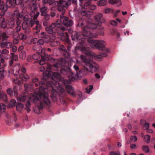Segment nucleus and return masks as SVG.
Segmentation results:
<instances>
[{"mask_svg":"<svg viewBox=\"0 0 155 155\" xmlns=\"http://www.w3.org/2000/svg\"><path fill=\"white\" fill-rule=\"evenodd\" d=\"M80 58L84 64L83 71L85 74H87L89 72L93 73L98 71L99 66L93 60L86 58L83 55H81Z\"/></svg>","mask_w":155,"mask_h":155,"instance_id":"nucleus-1","label":"nucleus"},{"mask_svg":"<svg viewBox=\"0 0 155 155\" xmlns=\"http://www.w3.org/2000/svg\"><path fill=\"white\" fill-rule=\"evenodd\" d=\"M77 0H68L67 1L65 0H59L55 2V5L58 6V10L59 12H61L63 13L60 15V18L62 21L65 17L64 16V13L65 10L67 9L68 6L72 4L75 5H77Z\"/></svg>","mask_w":155,"mask_h":155,"instance_id":"nucleus-2","label":"nucleus"},{"mask_svg":"<svg viewBox=\"0 0 155 155\" xmlns=\"http://www.w3.org/2000/svg\"><path fill=\"white\" fill-rule=\"evenodd\" d=\"M87 41L90 44V46L93 48H96L98 50H105L106 52L110 53V50L108 48H105V46L106 44L105 41L103 40H95L91 38H89L87 39Z\"/></svg>","mask_w":155,"mask_h":155,"instance_id":"nucleus-3","label":"nucleus"},{"mask_svg":"<svg viewBox=\"0 0 155 155\" xmlns=\"http://www.w3.org/2000/svg\"><path fill=\"white\" fill-rule=\"evenodd\" d=\"M47 88H45L44 87H41V89L39 91H37V95H38L41 100H42L44 103L48 106H51V101L49 98V94L47 92H46L45 90Z\"/></svg>","mask_w":155,"mask_h":155,"instance_id":"nucleus-4","label":"nucleus"},{"mask_svg":"<svg viewBox=\"0 0 155 155\" xmlns=\"http://www.w3.org/2000/svg\"><path fill=\"white\" fill-rule=\"evenodd\" d=\"M28 7L31 8V12L30 13V15L31 19H37V18L39 15L40 13L38 11L36 6L34 4L36 0H28Z\"/></svg>","mask_w":155,"mask_h":155,"instance_id":"nucleus-5","label":"nucleus"},{"mask_svg":"<svg viewBox=\"0 0 155 155\" xmlns=\"http://www.w3.org/2000/svg\"><path fill=\"white\" fill-rule=\"evenodd\" d=\"M84 31L83 29L82 34H81L80 32H78L76 31L73 32L71 35L72 39L73 41L78 42L80 45H82L84 39V37L86 36L84 35Z\"/></svg>","mask_w":155,"mask_h":155,"instance_id":"nucleus-6","label":"nucleus"},{"mask_svg":"<svg viewBox=\"0 0 155 155\" xmlns=\"http://www.w3.org/2000/svg\"><path fill=\"white\" fill-rule=\"evenodd\" d=\"M79 4L76 7V10L81 11L84 9H87L89 8L92 2V0H79Z\"/></svg>","mask_w":155,"mask_h":155,"instance_id":"nucleus-7","label":"nucleus"},{"mask_svg":"<svg viewBox=\"0 0 155 155\" xmlns=\"http://www.w3.org/2000/svg\"><path fill=\"white\" fill-rule=\"evenodd\" d=\"M103 14L101 13H99L94 17V19L96 23L98 26L101 25L102 23H106V20L103 17Z\"/></svg>","mask_w":155,"mask_h":155,"instance_id":"nucleus-8","label":"nucleus"},{"mask_svg":"<svg viewBox=\"0 0 155 155\" xmlns=\"http://www.w3.org/2000/svg\"><path fill=\"white\" fill-rule=\"evenodd\" d=\"M32 82L35 84V87H37L39 85V88H37L35 90V92L36 94H37V91H39V90L41 89V87H43L41 85H42L45 84L44 82L41 81H39L38 79L37 78H34L32 79Z\"/></svg>","mask_w":155,"mask_h":155,"instance_id":"nucleus-9","label":"nucleus"},{"mask_svg":"<svg viewBox=\"0 0 155 155\" xmlns=\"http://www.w3.org/2000/svg\"><path fill=\"white\" fill-rule=\"evenodd\" d=\"M12 16L13 19L12 20V23L11 24V25L12 26H14L15 25V22L14 21V20L16 18V19H18L19 18H22L23 17V15L21 14L18 10H16L12 14Z\"/></svg>","mask_w":155,"mask_h":155,"instance_id":"nucleus-10","label":"nucleus"},{"mask_svg":"<svg viewBox=\"0 0 155 155\" xmlns=\"http://www.w3.org/2000/svg\"><path fill=\"white\" fill-rule=\"evenodd\" d=\"M0 45L2 48H6L8 49L12 47V43L11 42H8L7 39H2L0 43Z\"/></svg>","mask_w":155,"mask_h":155,"instance_id":"nucleus-11","label":"nucleus"},{"mask_svg":"<svg viewBox=\"0 0 155 155\" xmlns=\"http://www.w3.org/2000/svg\"><path fill=\"white\" fill-rule=\"evenodd\" d=\"M16 86L13 87V89L11 88H9L6 90L7 94L10 97H12L14 96L16 97H17L18 94V92L16 90H15Z\"/></svg>","mask_w":155,"mask_h":155,"instance_id":"nucleus-12","label":"nucleus"},{"mask_svg":"<svg viewBox=\"0 0 155 155\" xmlns=\"http://www.w3.org/2000/svg\"><path fill=\"white\" fill-rule=\"evenodd\" d=\"M86 9H83L81 11L77 10V11L79 12L80 14L82 16H85L88 17H90L93 15V12L91 11H86Z\"/></svg>","mask_w":155,"mask_h":155,"instance_id":"nucleus-13","label":"nucleus"},{"mask_svg":"<svg viewBox=\"0 0 155 155\" xmlns=\"http://www.w3.org/2000/svg\"><path fill=\"white\" fill-rule=\"evenodd\" d=\"M59 96L60 94H58V92L55 91L54 89L52 90L50 97L53 101H57Z\"/></svg>","mask_w":155,"mask_h":155,"instance_id":"nucleus-14","label":"nucleus"},{"mask_svg":"<svg viewBox=\"0 0 155 155\" xmlns=\"http://www.w3.org/2000/svg\"><path fill=\"white\" fill-rule=\"evenodd\" d=\"M97 25L93 23H88L87 25L85 26L83 29L85 31H90L88 29H94L97 28ZM85 33V32H84Z\"/></svg>","mask_w":155,"mask_h":155,"instance_id":"nucleus-15","label":"nucleus"},{"mask_svg":"<svg viewBox=\"0 0 155 155\" xmlns=\"http://www.w3.org/2000/svg\"><path fill=\"white\" fill-rule=\"evenodd\" d=\"M9 51L6 49H4L1 51L0 54V58H4L5 59H8L10 58L11 56L9 54Z\"/></svg>","mask_w":155,"mask_h":155,"instance_id":"nucleus-16","label":"nucleus"},{"mask_svg":"<svg viewBox=\"0 0 155 155\" xmlns=\"http://www.w3.org/2000/svg\"><path fill=\"white\" fill-rule=\"evenodd\" d=\"M55 28V25L54 23H52L50 26H47L45 28V30L49 34H53L55 32L54 30Z\"/></svg>","mask_w":155,"mask_h":155,"instance_id":"nucleus-17","label":"nucleus"},{"mask_svg":"<svg viewBox=\"0 0 155 155\" xmlns=\"http://www.w3.org/2000/svg\"><path fill=\"white\" fill-rule=\"evenodd\" d=\"M63 22L64 25L67 27H70L73 24V21L68 17H65Z\"/></svg>","mask_w":155,"mask_h":155,"instance_id":"nucleus-18","label":"nucleus"},{"mask_svg":"<svg viewBox=\"0 0 155 155\" xmlns=\"http://www.w3.org/2000/svg\"><path fill=\"white\" fill-rule=\"evenodd\" d=\"M66 90L67 92L73 97H75V94L74 92V89L71 85H67L66 87Z\"/></svg>","mask_w":155,"mask_h":155,"instance_id":"nucleus-19","label":"nucleus"},{"mask_svg":"<svg viewBox=\"0 0 155 155\" xmlns=\"http://www.w3.org/2000/svg\"><path fill=\"white\" fill-rule=\"evenodd\" d=\"M50 55L47 54H45L44 56L41 57V59L39 61V64L41 65L45 64V61H49Z\"/></svg>","mask_w":155,"mask_h":155,"instance_id":"nucleus-20","label":"nucleus"},{"mask_svg":"<svg viewBox=\"0 0 155 155\" xmlns=\"http://www.w3.org/2000/svg\"><path fill=\"white\" fill-rule=\"evenodd\" d=\"M21 69L20 64L17 63L13 68V73L15 76H17L19 74V71Z\"/></svg>","mask_w":155,"mask_h":155,"instance_id":"nucleus-21","label":"nucleus"},{"mask_svg":"<svg viewBox=\"0 0 155 155\" xmlns=\"http://www.w3.org/2000/svg\"><path fill=\"white\" fill-rule=\"evenodd\" d=\"M57 85V81L54 80V81H51V82L48 81L47 82L46 85L47 87H49L51 88L52 90L54 89L55 87H57L56 85Z\"/></svg>","mask_w":155,"mask_h":155,"instance_id":"nucleus-22","label":"nucleus"},{"mask_svg":"<svg viewBox=\"0 0 155 155\" xmlns=\"http://www.w3.org/2000/svg\"><path fill=\"white\" fill-rule=\"evenodd\" d=\"M0 28L5 29L7 26V24L5 21V19L4 17L0 18Z\"/></svg>","mask_w":155,"mask_h":155,"instance_id":"nucleus-23","label":"nucleus"},{"mask_svg":"<svg viewBox=\"0 0 155 155\" xmlns=\"http://www.w3.org/2000/svg\"><path fill=\"white\" fill-rule=\"evenodd\" d=\"M40 11L41 12V15H45V14L47 13V10L48 8L45 6V5H39V6Z\"/></svg>","mask_w":155,"mask_h":155,"instance_id":"nucleus-24","label":"nucleus"},{"mask_svg":"<svg viewBox=\"0 0 155 155\" xmlns=\"http://www.w3.org/2000/svg\"><path fill=\"white\" fill-rule=\"evenodd\" d=\"M39 36L41 38H43L45 42H48L50 38V36L48 35H46V33L44 32H41Z\"/></svg>","mask_w":155,"mask_h":155,"instance_id":"nucleus-25","label":"nucleus"},{"mask_svg":"<svg viewBox=\"0 0 155 155\" xmlns=\"http://www.w3.org/2000/svg\"><path fill=\"white\" fill-rule=\"evenodd\" d=\"M84 35L86 37H89L90 38H97L98 37V35L96 33H92L90 31H85Z\"/></svg>","mask_w":155,"mask_h":155,"instance_id":"nucleus-26","label":"nucleus"},{"mask_svg":"<svg viewBox=\"0 0 155 155\" xmlns=\"http://www.w3.org/2000/svg\"><path fill=\"white\" fill-rule=\"evenodd\" d=\"M37 24L35 25V27L33 28V29L35 30V34H38L40 31V30L41 29L42 26L40 24L39 22V21H37Z\"/></svg>","mask_w":155,"mask_h":155,"instance_id":"nucleus-27","label":"nucleus"},{"mask_svg":"<svg viewBox=\"0 0 155 155\" xmlns=\"http://www.w3.org/2000/svg\"><path fill=\"white\" fill-rule=\"evenodd\" d=\"M0 98L4 101H6L7 100V97L6 94L3 91H0Z\"/></svg>","mask_w":155,"mask_h":155,"instance_id":"nucleus-28","label":"nucleus"},{"mask_svg":"<svg viewBox=\"0 0 155 155\" xmlns=\"http://www.w3.org/2000/svg\"><path fill=\"white\" fill-rule=\"evenodd\" d=\"M20 78L23 81H26L29 79V76L26 73H22L19 75Z\"/></svg>","mask_w":155,"mask_h":155,"instance_id":"nucleus-29","label":"nucleus"},{"mask_svg":"<svg viewBox=\"0 0 155 155\" xmlns=\"http://www.w3.org/2000/svg\"><path fill=\"white\" fill-rule=\"evenodd\" d=\"M6 5L9 7H14L15 5V0H6Z\"/></svg>","mask_w":155,"mask_h":155,"instance_id":"nucleus-30","label":"nucleus"},{"mask_svg":"<svg viewBox=\"0 0 155 155\" xmlns=\"http://www.w3.org/2000/svg\"><path fill=\"white\" fill-rule=\"evenodd\" d=\"M0 10L2 11L0 12V16L1 17H4L3 16L5 15V12L8 10L7 7H0Z\"/></svg>","mask_w":155,"mask_h":155,"instance_id":"nucleus-31","label":"nucleus"},{"mask_svg":"<svg viewBox=\"0 0 155 155\" xmlns=\"http://www.w3.org/2000/svg\"><path fill=\"white\" fill-rule=\"evenodd\" d=\"M60 76V75L59 73L54 72L53 73L52 76V80L54 81V80L57 81V79H59Z\"/></svg>","mask_w":155,"mask_h":155,"instance_id":"nucleus-32","label":"nucleus"},{"mask_svg":"<svg viewBox=\"0 0 155 155\" xmlns=\"http://www.w3.org/2000/svg\"><path fill=\"white\" fill-rule=\"evenodd\" d=\"M6 72L3 68H0V79H3L5 75L6 74Z\"/></svg>","mask_w":155,"mask_h":155,"instance_id":"nucleus-33","label":"nucleus"},{"mask_svg":"<svg viewBox=\"0 0 155 155\" xmlns=\"http://www.w3.org/2000/svg\"><path fill=\"white\" fill-rule=\"evenodd\" d=\"M107 53L106 52H103L100 54L99 55H96L95 56L96 58L97 59H101L107 56Z\"/></svg>","mask_w":155,"mask_h":155,"instance_id":"nucleus-34","label":"nucleus"},{"mask_svg":"<svg viewBox=\"0 0 155 155\" xmlns=\"http://www.w3.org/2000/svg\"><path fill=\"white\" fill-rule=\"evenodd\" d=\"M107 3V2L106 0H100L98 2L97 5L98 6H104L106 5Z\"/></svg>","mask_w":155,"mask_h":155,"instance_id":"nucleus-35","label":"nucleus"},{"mask_svg":"<svg viewBox=\"0 0 155 155\" xmlns=\"http://www.w3.org/2000/svg\"><path fill=\"white\" fill-rule=\"evenodd\" d=\"M24 107V105L20 103H18L16 105V110L18 111H21Z\"/></svg>","mask_w":155,"mask_h":155,"instance_id":"nucleus-36","label":"nucleus"},{"mask_svg":"<svg viewBox=\"0 0 155 155\" xmlns=\"http://www.w3.org/2000/svg\"><path fill=\"white\" fill-rule=\"evenodd\" d=\"M27 38V35L23 33H21L19 35V38L20 40L25 41L26 40Z\"/></svg>","mask_w":155,"mask_h":155,"instance_id":"nucleus-37","label":"nucleus"},{"mask_svg":"<svg viewBox=\"0 0 155 155\" xmlns=\"http://www.w3.org/2000/svg\"><path fill=\"white\" fill-rule=\"evenodd\" d=\"M15 31V30L12 27H9L7 28L6 32L8 35H12L13 34Z\"/></svg>","mask_w":155,"mask_h":155,"instance_id":"nucleus-38","label":"nucleus"},{"mask_svg":"<svg viewBox=\"0 0 155 155\" xmlns=\"http://www.w3.org/2000/svg\"><path fill=\"white\" fill-rule=\"evenodd\" d=\"M26 96L25 94H23L20 96L17 99L18 101L23 102L26 99Z\"/></svg>","mask_w":155,"mask_h":155,"instance_id":"nucleus-39","label":"nucleus"},{"mask_svg":"<svg viewBox=\"0 0 155 155\" xmlns=\"http://www.w3.org/2000/svg\"><path fill=\"white\" fill-rule=\"evenodd\" d=\"M26 54L24 51L21 52L19 55V58L22 60H24L26 57Z\"/></svg>","mask_w":155,"mask_h":155,"instance_id":"nucleus-40","label":"nucleus"},{"mask_svg":"<svg viewBox=\"0 0 155 155\" xmlns=\"http://www.w3.org/2000/svg\"><path fill=\"white\" fill-rule=\"evenodd\" d=\"M25 106L26 107L25 108V110L27 111V113H29L31 110L30 109L31 107V104L29 100L25 104Z\"/></svg>","mask_w":155,"mask_h":155,"instance_id":"nucleus-41","label":"nucleus"},{"mask_svg":"<svg viewBox=\"0 0 155 155\" xmlns=\"http://www.w3.org/2000/svg\"><path fill=\"white\" fill-rule=\"evenodd\" d=\"M68 78L71 81H73L75 79V76L74 74L72 72H70L68 75Z\"/></svg>","mask_w":155,"mask_h":155,"instance_id":"nucleus-42","label":"nucleus"},{"mask_svg":"<svg viewBox=\"0 0 155 155\" xmlns=\"http://www.w3.org/2000/svg\"><path fill=\"white\" fill-rule=\"evenodd\" d=\"M38 21L37 19H31L29 21L30 26L32 27L35 24V25L37 24V21Z\"/></svg>","mask_w":155,"mask_h":155,"instance_id":"nucleus-43","label":"nucleus"},{"mask_svg":"<svg viewBox=\"0 0 155 155\" xmlns=\"http://www.w3.org/2000/svg\"><path fill=\"white\" fill-rule=\"evenodd\" d=\"M142 148L143 150L146 153H148L150 151L148 146L147 145H143Z\"/></svg>","mask_w":155,"mask_h":155,"instance_id":"nucleus-44","label":"nucleus"},{"mask_svg":"<svg viewBox=\"0 0 155 155\" xmlns=\"http://www.w3.org/2000/svg\"><path fill=\"white\" fill-rule=\"evenodd\" d=\"M150 136L148 134L145 135L144 137V141L147 143L150 142Z\"/></svg>","mask_w":155,"mask_h":155,"instance_id":"nucleus-45","label":"nucleus"},{"mask_svg":"<svg viewBox=\"0 0 155 155\" xmlns=\"http://www.w3.org/2000/svg\"><path fill=\"white\" fill-rule=\"evenodd\" d=\"M60 44L59 41L57 40H54L51 43V47H54Z\"/></svg>","mask_w":155,"mask_h":155,"instance_id":"nucleus-46","label":"nucleus"},{"mask_svg":"<svg viewBox=\"0 0 155 155\" xmlns=\"http://www.w3.org/2000/svg\"><path fill=\"white\" fill-rule=\"evenodd\" d=\"M62 20L61 19L58 20L56 23H54L55 25V27H56L58 28H60L61 27V23Z\"/></svg>","mask_w":155,"mask_h":155,"instance_id":"nucleus-47","label":"nucleus"},{"mask_svg":"<svg viewBox=\"0 0 155 155\" xmlns=\"http://www.w3.org/2000/svg\"><path fill=\"white\" fill-rule=\"evenodd\" d=\"M83 49L86 50V52L85 53V54L87 56H90L91 55V52L89 51V48L87 47H84Z\"/></svg>","mask_w":155,"mask_h":155,"instance_id":"nucleus-48","label":"nucleus"},{"mask_svg":"<svg viewBox=\"0 0 155 155\" xmlns=\"http://www.w3.org/2000/svg\"><path fill=\"white\" fill-rule=\"evenodd\" d=\"M114 12V11L113 9L108 8H106L104 10V12L105 14H108L110 12L113 13Z\"/></svg>","mask_w":155,"mask_h":155,"instance_id":"nucleus-49","label":"nucleus"},{"mask_svg":"<svg viewBox=\"0 0 155 155\" xmlns=\"http://www.w3.org/2000/svg\"><path fill=\"white\" fill-rule=\"evenodd\" d=\"M32 48L33 50L36 51H39L40 50L41 48L40 46L36 45L33 47Z\"/></svg>","mask_w":155,"mask_h":155,"instance_id":"nucleus-50","label":"nucleus"},{"mask_svg":"<svg viewBox=\"0 0 155 155\" xmlns=\"http://www.w3.org/2000/svg\"><path fill=\"white\" fill-rule=\"evenodd\" d=\"M0 36H1L3 38L2 39H7L9 37L6 32L2 33L0 35Z\"/></svg>","mask_w":155,"mask_h":155,"instance_id":"nucleus-51","label":"nucleus"},{"mask_svg":"<svg viewBox=\"0 0 155 155\" xmlns=\"http://www.w3.org/2000/svg\"><path fill=\"white\" fill-rule=\"evenodd\" d=\"M93 89V86L92 85H90L89 87L86 89V92L87 94L90 93L91 91Z\"/></svg>","mask_w":155,"mask_h":155,"instance_id":"nucleus-52","label":"nucleus"},{"mask_svg":"<svg viewBox=\"0 0 155 155\" xmlns=\"http://www.w3.org/2000/svg\"><path fill=\"white\" fill-rule=\"evenodd\" d=\"M19 34L17 31H14L12 34V38H19Z\"/></svg>","mask_w":155,"mask_h":155,"instance_id":"nucleus-53","label":"nucleus"},{"mask_svg":"<svg viewBox=\"0 0 155 155\" xmlns=\"http://www.w3.org/2000/svg\"><path fill=\"white\" fill-rule=\"evenodd\" d=\"M130 138L131 141L134 142H137V138L135 136H130Z\"/></svg>","mask_w":155,"mask_h":155,"instance_id":"nucleus-54","label":"nucleus"},{"mask_svg":"<svg viewBox=\"0 0 155 155\" xmlns=\"http://www.w3.org/2000/svg\"><path fill=\"white\" fill-rule=\"evenodd\" d=\"M32 59L35 60H37L39 58V55L38 54H35L31 56Z\"/></svg>","mask_w":155,"mask_h":155,"instance_id":"nucleus-55","label":"nucleus"},{"mask_svg":"<svg viewBox=\"0 0 155 155\" xmlns=\"http://www.w3.org/2000/svg\"><path fill=\"white\" fill-rule=\"evenodd\" d=\"M7 7V6L5 5V2L3 0H0V7Z\"/></svg>","mask_w":155,"mask_h":155,"instance_id":"nucleus-56","label":"nucleus"},{"mask_svg":"<svg viewBox=\"0 0 155 155\" xmlns=\"http://www.w3.org/2000/svg\"><path fill=\"white\" fill-rule=\"evenodd\" d=\"M60 88V89L58 90V92L61 94H64L65 93V91L64 89L61 87H59Z\"/></svg>","mask_w":155,"mask_h":155,"instance_id":"nucleus-57","label":"nucleus"},{"mask_svg":"<svg viewBox=\"0 0 155 155\" xmlns=\"http://www.w3.org/2000/svg\"><path fill=\"white\" fill-rule=\"evenodd\" d=\"M5 105L3 104H0V110L1 111H4V110L5 108Z\"/></svg>","mask_w":155,"mask_h":155,"instance_id":"nucleus-58","label":"nucleus"},{"mask_svg":"<svg viewBox=\"0 0 155 155\" xmlns=\"http://www.w3.org/2000/svg\"><path fill=\"white\" fill-rule=\"evenodd\" d=\"M11 55L12 56L13 60H14L16 61H17L18 59V58L17 55H15L14 53H12Z\"/></svg>","mask_w":155,"mask_h":155,"instance_id":"nucleus-59","label":"nucleus"},{"mask_svg":"<svg viewBox=\"0 0 155 155\" xmlns=\"http://www.w3.org/2000/svg\"><path fill=\"white\" fill-rule=\"evenodd\" d=\"M59 48L61 51L63 52H65L67 51L65 47L62 45H60Z\"/></svg>","mask_w":155,"mask_h":155,"instance_id":"nucleus-60","label":"nucleus"},{"mask_svg":"<svg viewBox=\"0 0 155 155\" xmlns=\"http://www.w3.org/2000/svg\"><path fill=\"white\" fill-rule=\"evenodd\" d=\"M110 24L111 25L114 27L116 26L117 25V22L114 20H112L111 21Z\"/></svg>","mask_w":155,"mask_h":155,"instance_id":"nucleus-61","label":"nucleus"},{"mask_svg":"<svg viewBox=\"0 0 155 155\" xmlns=\"http://www.w3.org/2000/svg\"><path fill=\"white\" fill-rule=\"evenodd\" d=\"M109 155H121L119 152L116 153L114 151H111L109 153Z\"/></svg>","mask_w":155,"mask_h":155,"instance_id":"nucleus-62","label":"nucleus"},{"mask_svg":"<svg viewBox=\"0 0 155 155\" xmlns=\"http://www.w3.org/2000/svg\"><path fill=\"white\" fill-rule=\"evenodd\" d=\"M27 22H23L22 24V27L23 29L26 30L27 27Z\"/></svg>","mask_w":155,"mask_h":155,"instance_id":"nucleus-63","label":"nucleus"},{"mask_svg":"<svg viewBox=\"0 0 155 155\" xmlns=\"http://www.w3.org/2000/svg\"><path fill=\"white\" fill-rule=\"evenodd\" d=\"M149 124L148 123H146L143 126L144 130H147L149 128Z\"/></svg>","mask_w":155,"mask_h":155,"instance_id":"nucleus-64","label":"nucleus"}]
</instances>
